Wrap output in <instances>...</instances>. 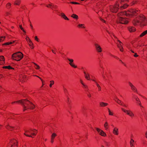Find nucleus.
<instances>
[{
	"instance_id": "nucleus-42",
	"label": "nucleus",
	"mask_w": 147,
	"mask_h": 147,
	"mask_svg": "<svg viewBox=\"0 0 147 147\" xmlns=\"http://www.w3.org/2000/svg\"><path fill=\"white\" fill-rule=\"evenodd\" d=\"M11 15V13L10 12H6L4 14L5 16L6 17L9 16Z\"/></svg>"
},
{
	"instance_id": "nucleus-22",
	"label": "nucleus",
	"mask_w": 147,
	"mask_h": 147,
	"mask_svg": "<svg viewBox=\"0 0 147 147\" xmlns=\"http://www.w3.org/2000/svg\"><path fill=\"white\" fill-rule=\"evenodd\" d=\"M6 128L9 130H11L14 129H17L18 127H16L14 126H10L9 125H7L6 127Z\"/></svg>"
},
{
	"instance_id": "nucleus-30",
	"label": "nucleus",
	"mask_w": 147,
	"mask_h": 147,
	"mask_svg": "<svg viewBox=\"0 0 147 147\" xmlns=\"http://www.w3.org/2000/svg\"><path fill=\"white\" fill-rule=\"evenodd\" d=\"M16 40H13L12 42H7L5 43L4 44H3V45H11L14 43L15 42Z\"/></svg>"
},
{
	"instance_id": "nucleus-60",
	"label": "nucleus",
	"mask_w": 147,
	"mask_h": 147,
	"mask_svg": "<svg viewBox=\"0 0 147 147\" xmlns=\"http://www.w3.org/2000/svg\"><path fill=\"white\" fill-rule=\"evenodd\" d=\"M3 77V76L2 75L0 74V79L2 78Z\"/></svg>"
},
{
	"instance_id": "nucleus-26",
	"label": "nucleus",
	"mask_w": 147,
	"mask_h": 147,
	"mask_svg": "<svg viewBox=\"0 0 147 147\" xmlns=\"http://www.w3.org/2000/svg\"><path fill=\"white\" fill-rule=\"evenodd\" d=\"M130 147H135V142L132 139H131L130 142Z\"/></svg>"
},
{
	"instance_id": "nucleus-21",
	"label": "nucleus",
	"mask_w": 147,
	"mask_h": 147,
	"mask_svg": "<svg viewBox=\"0 0 147 147\" xmlns=\"http://www.w3.org/2000/svg\"><path fill=\"white\" fill-rule=\"evenodd\" d=\"M104 127L106 130L108 131L109 129V125L107 121H106L105 122L104 124Z\"/></svg>"
},
{
	"instance_id": "nucleus-35",
	"label": "nucleus",
	"mask_w": 147,
	"mask_h": 147,
	"mask_svg": "<svg viewBox=\"0 0 147 147\" xmlns=\"http://www.w3.org/2000/svg\"><path fill=\"white\" fill-rule=\"evenodd\" d=\"M3 68L4 69H13V68L10 65L3 66Z\"/></svg>"
},
{
	"instance_id": "nucleus-24",
	"label": "nucleus",
	"mask_w": 147,
	"mask_h": 147,
	"mask_svg": "<svg viewBox=\"0 0 147 147\" xmlns=\"http://www.w3.org/2000/svg\"><path fill=\"white\" fill-rule=\"evenodd\" d=\"M99 105L101 107H104L107 106L108 105V104L103 102H100L99 103Z\"/></svg>"
},
{
	"instance_id": "nucleus-27",
	"label": "nucleus",
	"mask_w": 147,
	"mask_h": 147,
	"mask_svg": "<svg viewBox=\"0 0 147 147\" xmlns=\"http://www.w3.org/2000/svg\"><path fill=\"white\" fill-rule=\"evenodd\" d=\"M114 100L118 104L120 105H122V103L123 102L121 101L120 100H119L117 98H116L114 99Z\"/></svg>"
},
{
	"instance_id": "nucleus-57",
	"label": "nucleus",
	"mask_w": 147,
	"mask_h": 147,
	"mask_svg": "<svg viewBox=\"0 0 147 147\" xmlns=\"http://www.w3.org/2000/svg\"><path fill=\"white\" fill-rule=\"evenodd\" d=\"M34 76H35V77H37L38 78H39L40 79V78H40V77H39V76H37V75H33Z\"/></svg>"
},
{
	"instance_id": "nucleus-14",
	"label": "nucleus",
	"mask_w": 147,
	"mask_h": 147,
	"mask_svg": "<svg viewBox=\"0 0 147 147\" xmlns=\"http://www.w3.org/2000/svg\"><path fill=\"white\" fill-rule=\"evenodd\" d=\"M94 46L97 52L100 53L102 51V49L99 45L97 43H95L94 44Z\"/></svg>"
},
{
	"instance_id": "nucleus-37",
	"label": "nucleus",
	"mask_w": 147,
	"mask_h": 147,
	"mask_svg": "<svg viewBox=\"0 0 147 147\" xmlns=\"http://www.w3.org/2000/svg\"><path fill=\"white\" fill-rule=\"evenodd\" d=\"M28 44L30 47L31 49H33V44L31 41L28 42Z\"/></svg>"
},
{
	"instance_id": "nucleus-43",
	"label": "nucleus",
	"mask_w": 147,
	"mask_h": 147,
	"mask_svg": "<svg viewBox=\"0 0 147 147\" xmlns=\"http://www.w3.org/2000/svg\"><path fill=\"white\" fill-rule=\"evenodd\" d=\"M50 82L49 87L51 88L52 86L54 84V82L53 80H51L50 81Z\"/></svg>"
},
{
	"instance_id": "nucleus-20",
	"label": "nucleus",
	"mask_w": 147,
	"mask_h": 147,
	"mask_svg": "<svg viewBox=\"0 0 147 147\" xmlns=\"http://www.w3.org/2000/svg\"><path fill=\"white\" fill-rule=\"evenodd\" d=\"M5 58L3 56H0V65H2L5 63Z\"/></svg>"
},
{
	"instance_id": "nucleus-6",
	"label": "nucleus",
	"mask_w": 147,
	"mask_h": 147,
	"mask_svg": "<svg viewBox=\"0 0 147 147\" xmlns=\"http://www.w3.org/2000/svg\"><path fill=\"white\" fill-rule=\"evenodd\" d=\"M37 132V131L35 129H30L25 131L24 134L26 136L33 137L35 136Z\"/></svg>"
},
{
	"instance_id": "nucleus-48",
	"label": "nucleus",
	"mask_w": 147,
	"mask_h": 147,
	"mask_svg": "<svg viewBox=\"0 0 147 147\" xmlns=\"http://www.w3.org/2000/svg\"><path fill=\"white\" fill-rule=\"evenodd\" d=\"M137 3V0H134L132 2L131 5H132L135 4H136Z\"/></svg>"
},
{
	"instance_id": "nucleus-1",
	"label": "nucleus",
	"mask_w": 147,
	"mask_h": 147,
	"mask_svg": "<svg viewBox=\"0 0 147 147\" xmlns=\"http://www.w3.org/2000/svg\"><path fill=\"white\" fill-rule=\"evenodd\" d=\"M128 5L125 3L123 0H119L116 2L114 5L110 6V10L113 13L117 12L118 10H122L127 8Z\"/></svg>"
},
{
	"instance_id": "nucleus-40",
	"label": "nucleus",
	"mask_w": 147,
	"mask_h": 147,
	"mask_svg": "<svg viewBox=\"0 0 147 147\" xmlns=\"http://www.w3.org/2000/svg\"><path fill=\"white\" fill-rule=\"evenodd\" d=\"M20 28V29L22 30L24 32L23 34L24 35H25V34L26 33V31L22 27V25H20L19 26Z\"/></svg>"
},
{
	"instance_id": "nucleus-31",
	"label": "nucleus",
	"mask_w": 147,
	"mask_h": 147,
	"mask_svg": "<svg viewBox=\"0 0 147 147\" xmlns=\"http://www.w3.org/2000/svg\"><path fill=\"white\" fill-rule=\"evenodd\" d=\"M147 34V30L142 32L140 35V36L141 37L144 36Z\"/></svg>"
},
{
	"instance_id": "nucleus-8",
	"label": "nucleus",
	"mask_w": 147,
	"mask_h": 147,
	"mask_svg": "<svg viewBox=\"0 0 147 147\" xmlns=\"http://www.w3.org/2000/svg\"><path fill=\"white\" fill-rule=\"evenodd\" d=\"M117 22L123 24H127L128 22V20L124 17H120L118 18Z\"/></svg>"
},
{
	"instance_id": "nucleus-36",
	"label": "nucleus",
	"mask_w": 147,
	"mask_h": 147,
	"mask_svg": "<svg viewBox=\"0 0 147 147\" xmlns=\"http://www.w3.org/2000/svg\"><path fill=\"white\" fill-rule=\"evenodd\" d=\"M71 17L75 19L76 20H78V16L77 15L74 14H72Z\"/></svg>"
},
{
	"instance_id": "nucleus-32",
	"label": "nucleus",
	"mask_w": 147,
	"mask_h": 147,
	"mask_svg": "<svg viewBox=\"0 0 147 147\" xmlns=\"http://www.w3.org/2000/svg\"><path fill=\"white\" fill-rule=\"evenodd\" d=\"M108 110L109 112V115H113L114 113L113 111H111L109 108H108Z\"/></svg>"
},
{
	"instance_id": "nucleus-17",
	"label": "nucleus",
	"mask_w": 147,
	"mask_h": 147,
	"mask_svg": "<svg viewBox=\"0 0 147 147\" xmlns=\"http://www.w3.org/2000/svg\"><path fill=\"white\" fill-rule=\"evenodd\" d=\"M113 133L115 135H118L119 134L118 128L117 127H114L113 131Z\"/></svg>"
},
{
	"instance_id": "nucleus-63",
	"label": "nucleus",
	"mask_w": 147,
	"mask_h": 147,
	"mask_svg": "<svg viewBox=\"0 0 147 147\" xmlns=\"http://www.w3.org/2000/svg\"><path fill=\"white\" fill-rule=\"evenodd\" d=\"M110 55L111 56V57H113V56H114V55H112V54H110Z\"/></svg>"
},
{
	"instance_id": "nucleus-10",
	"label": "nucleus",
	"mask_w": 147,
	"mask_h": 147,
	"mask_svg": "<svg viewBox=\"0 0 147 147\" xmlns=\"http://www.w3.org/2000/svg\"><path fill=\"white\" fill-rule=\"evenodd\" d=\"M17 143L16 140L12 139L11 140L7 147H18Z\"/></svg>"
},
{
	"instance_id": "nucleus-15",
	"label": "nucleus",
	"mask_w": 147,
	"mask_h": 147,
	"mask_svg": "<svg viewBox=\"0 0 147 147\" xmlns=\"http://www.w3.org/2000/svg\"><path fill=\"white\" fill-rule=\"evenodd\" d=\"M128 84L130 87L131 90L134 92L138 94V92L136 88L130 82H129Z\"/></svg>"
},
{
	"instance_id": "nucleus-5",
	"label": "nucleus",
	"mask_w": 147,
	"mask_h": 147,
	"mask_svg": "<svg viewBox=\"0 0 147 147\" xmlns=\"http://www.w3.org/2000/svg\"><path fill=\"white\" fill-rule=\"evenodd\" d=\"M100 20L102 22L107 24L106 21L109 20L110 16L108 15L107 13L103 12L102 11H99L97 13Z\"/></svg>"
},
{
	"instance_id": "nucleus-13",
	"label": "nucleus",
	"mask_w": 147,
	"mask_h": 147,
	"mask_svg": "<svg viewBox=\"0 0 147 147\" xmlns=\"http://www.w3.org/2000/svg\"><path fill=\"white\" fill-rule=\"evenodd\" d=\"M95 129L100 136L104 137L107 136L106 133L103 130L98 127H96Z\"/></svg>"
},
{
	"instance_id": "nucleus-3",
	"label": "nucleus",
	"mask_w": 147,
	"mask_h": 147,
	"mask_svg": "<svg viewBox=\"0 0 147 147\" xmlns=\"http://www.w3.org/2000/svg\"><path fill=\"white\" fill-rule=\"evenodd\" d=\"M135 25H140L144 26L147 25V18L142 14L140 15L139 16L135 19L133 22Z\"/></svg>"
},
{
	"instance_id": "nucleus-39",
	"label": "nucleus",
	"mask_w": 147,
	"mask_h": 147,
	"mask_svg": "<svg viewBox=\"0 0 147 147\" xmlns=\"http://www.w3.org/2000/svg\"><path fill=\"white\" fill-rule=\"evenodd\" d=\"M78 28H85V27L84 24H80L78 25Z\"/></svg>"
},
{
	"instance_id": "nucleus-12",
	"label": "nucleus",
	"mask_w": 147,
	"mask_h": 147,
	"mask_svg": "<svg viewBox=\"0 0 147 147\" xmlns=\"http://www.w3.org/2000/svg\"><path fill=\"white\" fill-rule=\"evenodd\" d=\"M115 42L120 51L122 52H123V44L118 39L116 40Z\"/></svg>"
},
{
	"instance_id": "nucleus-58",
	"label": "nucleus",
	"mask_w": 147,
	"mask_h": 147,
	"mask_svg": "<svg viewBox=\"0 0 147 147\" xmlns=\"http://www.w3.org/2000/svg\"><path fill=\"white\" fill-rule=\"evenodd\" d=\"M142 142L143 144L144 145L145 144L146 141L144 140H143L142 141Z\"/></svg>"
},
{
	"instance_id": "nucleus-34",
	"label": "nucleus",
	"mask_w": 147,
	"mask_h": 147,
	"mask_svg": "<svg viewBox=\"0 0 147 147\" xmlns=\"http://www.w3.org/2000/svg\"><path fill=\"white\" fill-rule=\"evenodd\" d=\"M132 98L134 99L136 101L137 100H138L139 99L138 98L137 96L135 95L134 94H132Z\"/></svg>"
},
{
	"instance_id": "nucleus-54",
	"label": "nucleus",
	"mask_w": 147,
	"mask_h": 147,
	"mask_svg": "<svg viewBox=\"0 0 147 147\" xmlns=\"http://www.w3.org/2000/svg\"><path fill=\"white\" fill-rule=\"evenodd\" d=\"M34 39L36 41L38 42V38L37 36H36L34 37Z\"/></svg>"
},
{
	"instance_id": "nucleus-59",
	"label": "nucleus",
	"mask_w": 147,
	"mask_h": 147,
	"mask_svg": "<svg viewBox=\"0 0 147 147\" xmlns=\"http://www.w3.org/2000/svg\"><path fill=\"white\" fill-rule=\"evenodd\" d=\"M43 140L45 141L46 142L47 140V138H44L43 139Z\"/></svg>"
},
{
	"instance_id": "nucleus-56",
	"label": "nucleus",
	"mask_w": 147,
	"mask_h": 147,
	"mask_svg": "<svg viewBox=\"0 0 147 147\" xmlns=\"http://www.w3.org/2000/svg\"><path fill=\"white\" fill-rule=\"evenodd\" d=\"M113 57L115 58L116 59H118L119 58L118 57L115 56H113Z\"/></svg>"
},
{
	"instance_id": "nucleus-64",
	"label": "nucleus",
	"mask_w": 147,
	"mask_h": 147,
	"mask_svg": "<svg viewBox=\"0 0 147 147\" xmlns=\"http://www.w3.org/2000/svg\"><path fill=\"white\" fill-rule=\"evenodd\" d=\"M101 147H105V146H103V145H102L101 146Z\"/></svg>"
},
{
	"instance_id": "nucleus-23",
	"label": "nucleus",
	"mask_w": 147,
	"mask_h": 147,
	"mask_svg": "<svg viewBox=\"0 0 147 147\" xmlns=\"http://www.w3.org/2000/svg\"><path fill=\"white\" fill-rule=\"evenodd\" d=\"M60 16H61V17L63 18L64 19L66 20H69V19L68 18L65 16V14L63 13H60Z\"/></svg>"
},
{
	"instance_id": "nucleus-38",
	"label": "nucleus",
	"mask_w": 147,
	"mask_h": 147,
	"mask_svg": "<svg viewBox=\"0 0 147 147\" xmlns=\"http://www.w3.org/2000/svg\"><path fill=\"white\" fill-rule=\"evenodd\" d=\"M69 64L73 68H76L77 67V66L73 62L69 63Z\"/></svg>"
},
{
	"instance_id": "nucleus-28",
	"label": "nucleus",
	"mask_w": 147,
	"mask_h": 147,
	"mask_svg": "<svg viewBox=\"0 0 147 147\" xmlns=\"http://www.w3.org/2000/svg\"><path fill=\"white\" fill-rule=\"evenodd\" d=\"M129 31L130 32H133L136 30V29L134 27L132 26H129L128 28Z\"/></svg>"
},
{
	"instance_id": "nucleus-41",
	"label": "nucleus",
	"mask_w": 147,
	"mask_h": 147,
	"mask_svg": "<svg viewBox=\"0 0 147 147\" xmlns=\"http://www.w3.org/2000/svg\"><path fill=\"white\" fill-rule=\"evenodd\" d=\"M20 3V0H16L14 2V4L17 5H19Z\"/></svg>"
},
{
	"instance_id": "nucleus-33",
	"label": "nucleus",
	"mask_w": 147,
	"mask_h": 147,
	"mask_svg": "<svg viewBox=\"0 0 147 147\" xmlns=\"http://www.w3.org/2000/svg\"><path fill=\"white\" fill-rule=\"evenodd\" d=\"M33 64L34 65V67L36 69H40V67L39 66V65H37V64L35 63H33Z\"/></svg>"
},
{
	"instance_id": "nucleus-53",
	"label": "nucleus",
	"mask_w": 147,
	"mask_h": 147,
	"mask_svg": "<svg viewBox=\"0 0 147 147\" xmlns=\"http://www.w3.org/2000/svg\"><path fill=\"white\" fill-rule=\"evenodd\" d=\"M40 80L42 82V86H43L45 85V81L43 80L41 78H40Z\"/></svg>"
},
{
	"instance_id": "nucleus-44",
	"label": "nucleus",
	"mask_w": 147,
	"mask_h": 147,
	"mask_svg": "<svg viewBox=\"0 0 147 147\" xmlns=\"http://www.w3.org/2000/svg\"><path fill=\"white\" fill-rule=\"evenodd\" d=\"M57 8V6L56 5H53V4L52 5L51 9H56Z\"/></svg>"
},
{
	"instance_id": "nucleus-4",
	"label": "nucleus",
	"mask_w": 147,
	"mask_h": 147,
	"mask_svg": "<svg viewBox=\"0 0 147 147\" xmlns=\"http://www.w3.org/2000/svg\"><path fill=\"white\" fill-rule=\"evenodd\" d=\"M140 12V10L137 9H130L126 11L121 12L118 14V18L120 17H124L125 15L130 16L136 15Z\"/></svg>"
},
{
	"instance_id": "nucleus-19",
	"label": "nucleus",
	"mask_w": 147,
	"mask_h": 147,
	"mask_svg": "<svg viewBox=\"0 0 147 147\" xmlns=\"http://www.w3.org/2000/svg\"><path fill=\"white\" fill-rule=\"evenodd\" d=\"M57 136V134L55 133H53L52 134L51 138V144H53V143L54 142V140Z\"/></svg>"
},
{
	"instance_id": "nucleus-49",
	"label": "nucleus",
	"mask_w": 147,
	"mask_h": 147,
	"mask_svg": "<svg viewBox=\"0 0 147 147\" xmlns=\"http://www.w3.org/2000/svg\"><path fill=\"white\" fill-rule=\"evenodd\" d=\"M26 40L27 42L28 43L31 41L30 38L28 36H27L26 38Z\"/></svg>"
},
{
	"instance_id": "nucleus-18",
	"label": "nucleus",
	"mask_w": 147,
	"mask_h": 147,
	"mask_svg": "<svg viewBox=\"0 0 147 147\" xmlns=\"http://www.w3.org/2000/svg\"><path fill=\"white\" fill-rule=\"evenodd\" d=\"M100 67L101 69V71L102 70V77L105 80H107L108 79L106 78L105 76V75L104 74V68H103V66L102 65H100Z\"/></svg>"
},
{
	"instance_id": "nucleus-16",
	"label": "nucleus",
	"mask_w": 147,
	"mask_h": 147,
	"mask_svg": "<svg viewBox=\"0 0 147 147\" xmlns=\"http://www.w3.org/2000/svg\"><path fill=\"white\" fill-rule=\"evenodd\" d=\"M92 80L95 83L96 86H97L98 89V91H100L101 90V88L100 86V84H101V83L100 82H98L96 81L95 80V79H92Z\"/></svg>"
},
{
	"instance_id": "nucleus-2",
	"label": "nucleus",
	"mask_w": 147,
	"mask_h": 147,
	"mask_svg": "<svg viewBox=\"0 0 147 147\" xmlns=\"http://www.w3.org/2000/svg\"><path fill=\"white\" fill-rule=\"evenodd\" d=\"M14 103H20L23 105V111H25L26 110L29 109H33L35 107L34 105L32 102L26 99L20 100L12 102V104Z\"/></svg>"
},
{
	"instance_id": "nucleus-62",
	"label": "nucleus",
	"mask_w": 147,
	"mask_h": 147,
	"mask_svg": "<svg viewBox=\"0 0 147 147\" xmlns=\"http://www.w3.org/2000/svg\"><path fill=\"white\" fill-rule=\"evenodd\" d=\"M30 26L31 27V29H32L33 28V27L32 26V25L31 24H30Z\"/></svg>"
},
{
	"instance_id": "nucleus-7",
	"label": "nucleus",
	"mask_w": 147,
	"mask_h": 147,
	"mask_svg": "<svg viewBox=\"0 0 147 147\" xmlns=\"http://www.w3.org/2000/svg\"><path fill=\"white\" fill-rule=\"evenodd\" d=\"M23 57V54L20 52L14 53L12 56V58L13 59L18 61H20Z\"/></svg>"
},
{
	"instance_id": "nucleus-45",
	"label": "nucleus",
	"mask_w": 147,
	"mask_h": 147,
	"mask_svg": "<svg viewBox=\"0 0 147 147\" xmlns=\"http://www.w3.org/2000/svg\"><path fill=\"white\" fill-rule=\"evenodd\" d=\"M5 39V36H0V42L3 41Z\"/></svg>"
},
{
	"instance_id": "nucleus-61",
	"label": "nucleus",
	"mask_w": 147,
	"mask_h": 147,
	"mask_svg": "<svg viewBox=\"0 0 147 147\" xmlns=\"http://www.w3.org/2000/svg\"><path fill=\"white\" fill-rule=\"evenodd\" d=\"M130 51H131V52L133 53H134V52L132 50H131Z\"/></svg>"
},
{
	"instance_id": "nucleus-46",
	"label": "nucleus",
	"mask_w": 147,
	"mask_h": 147,
	"mask_svg": "<svg viewBox=\"0 0 147 147\" xmlns=\"http://www.w3.org/2000/svg\"><path fill=\"white\" fill-rule=\"evenodd\" d=\"M69 3L70 4H75V5L80 4V3H78L77 2H74V1L70 2Z\"/></svg>"
},
{
	"instance_id": "nucleus-50",
	"label": "nucleus",
	"mask_w": 147,
	"mask_h": 147,
	"mask_svg": "<svg viewBox=\"0 0 147 147\" xmlns=\"http://www.w3.org/2000/svg\"><path fill=\"white\" fill-rule=\"evenodd\" d=\"M67 59L69 61V63H73L74 62V60L72 59L68 58Z\"/></svg>"
},
{
	"instance_id": "nucleus-29",
	"label": "nucleus",
	"mask_w": 147,
	"mask_h": 147,
	"mask_svg": "<svg viewBox=\"0 0 147 147\" xmlns=\"http://www.w3.org/2000/svg\"><path fill=\"white\" fill-rule=\"evenodd\" d=\"M136 103L140 107H141V109L142 108H143V106L142 105L141 102L140 100V99H138V100H137L136 101Z\"/></svg>"
},
{
	"instance_id": "nucleus-47",
	"label": "nucleus",
	"mask_w": 147,
	"mask_h": 147,
	"mask_svg": "<svg viewBox=\"0 0 147 147\" xmlns=\"http://www.w3.org/2000/svg\"><path fill=\"white\" fill-rule=\"evenodd\" d=\"M11 6V4L10 3H7L6 5V7L7 9H9Z\"/></svg>"
},
{
	"instance_id": "nucleus-25",
	"label": "nucleus",
	"mask_w": 147,
	"mask_h": 147,
	"mask_svg": "<svg viewBox=\"0 0 147 147\" xmlns=\"http://www.w3.org/2000/svg\"><path fill=\"white\" fill-rule=\"evenodd\" d=\"M80 82L83 85L82 87L83 88L85 89L86 90L88 89V86L84 83L83 81L81 79L80 80Z\"/></svg>"
},
{
	"instance_id": "nucleus-55",
	"label": "nucleus",
	"mask_w": 147,
	"mask_h": 147,
	"mask_svg": "<svg viewBox=\"0 0 147 147\" xmlns=\"http://www.w3.org/2000/svg\"><path fill=\"white\" fill-rule=\"evenodd\" d=\"M134 56L135 57H137L138 56V55H137V54L136 53H134Z\"/></svg>"
},
{
	"instance_id": "nucleus-9",
	"label": "nucleus",
	"mask_w": 147,
	"mask_h": 147,
	"mask_svg": "<svg viewBox=\"0 0 147 147\" xmlns=\"http://www.w3.org/2000/svg\"><path fill=\"white\" fill-rule=\"evenodd\" d=\"M121 110L122 111L125 113L127 115L129 116L131 118L135 116V115L133 112L130 110H127L123 108H122Z\"/></svg>"
},
{
	"instance_id": "nucleus-52",
	"label": "nucleus",
	"mask_w": 147,
	"mask_h": 147,
	"mask_svg": "<svg viewBox=\"0 0 147 147\" xmlns=\"http://www.w3.org/2000/svg\"><path fill=\"white\" fill-rule=\"evenodd\" d=\"M52 3H50V4H49L48 5H46V6L48 7H49V8H51V5H52Z\"/></svg>"
},
{
	"instance_id": "nucleus-51",
	"label": "nucleus",
	"mask_w": 147,
	"mask_h": 147,
	"mask_svg": "<svg viewBox=\"0 0 147 147\" xmlns=\"http://www.w3.org/2000/svg\"><path fill=\"white\" fill-rule=\"evenodd\" d=\"M121 106H122L123 107H125L127 108V107L128 105L127 104H124L123 102L122 103V105Z\"/></svg>"
},
{
	"instance_id": "nucleus-11",
	"label": "nucleus",
	"mask_w": 147,
	"mask_h": 147,
	"mask_svg": "<svg viewBox=\"0 0 147 147\" xmlns=\"http://www.w3.org/2000/svg\"><path fill=\"white\" fill-rule=\"evenodd\" d=\"M83 72L84 74L85 78L87 80H92V79H95V78L94 77H93L92 76H90L87 71H84Z\"/></svg>"
}]
</instances>
